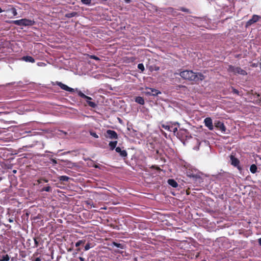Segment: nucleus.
Listing matches in <instances>:
<instances>
[{"instance_id":"nucleus-1","label":"nucleus","mask_w":261,"mask_h":261,"mask_svg":"<svg viewBox=\"0 0 261 261\" xmlns=\"http://www.w3.org/2000/svg\"><path fill=\"white\" fill-rule=\"evenodd\" d=\"M179 75L184 80L194 81L196 83L202 81L205 79V76L201 73H196L189 70L181 71Z\"/></svg>"},{"instance_id":"nucleus-2","label":"nucleus","mask_w":261,"mask_h":261,"mask_svg":"<svg viewBox=\"0 0 261 261\" xmlns=\"http://www.w3.org/2000/svg\"><path fill=\"white\" fill-rule=\"evenodd\" d=\"M9 23H13L19 26H32L35 24L34 20L23 18L19 20H12Z\"/></svg>"},{"instance_id":"nucleus-3","label":"nucleus","mask_w":261,"mask_h":261,"mask_svg":"<svg viewBox=\"0 0 261 261\" xmlns=\"http://www.w3.org/2000/svg\"><path fill=\"white\" fill-rule=\"evenodd\" d=\"M227 70L229 72L233 73L234 74H238L242 75H246L247 74V72L241 67H236L231 65L228 66Z\"/></svg>"},{"instance_id":"nucleus-4","label":"nucleus","mask_w":261,"mask_h":261,"mask_svg":"<svg viewBox=\"0 0 261 261\" xmlns=\"http://www.w3.org/2000/svg\"><path fill=\"white\" fill-rule=\"evenodd\" d=\"M145 90L146 91L145 92V93L147 95L156 96L161 93L159 90L154 88L146 87Z\"/></svg>"},{"instance_id":"nucleus-5","label":"nucleus","mask_w":261,"mask_h":261,"mask_svg":"<svg viewBox=\"0 0 261 261\" xmlns=\"http://www.w3.org/2000/svg\"><path fill=\"white\" fill-rule=\"evenodd\" d=\"M105 137L107 138L115 140L117 139L118 138L117 133L115 131L111 129L107 130Z\"/></svg>"},{"instance_id":"nucleus-6","label":"nucleus","mask_w":261,"mask_h":261,"mask_svg":"<svg viewBox=\"0 0 261 261\" xmlns=\"http://www.w3.org/2000/svg\"><path fill=\"white\" fill-rule=\"evenodd\" d=\"M230 159L231 161V164L233 166L237 167L239 170L242 169L240 166V161L236 158L233 155L231 154L230 155Z\"/></svg>"},{"instance_id":"nucleus-7","label":"nucleus","mask_w":261,"mask_h":261,"mask_svg":"<svg viewBox=\"0 0 261 261\" xmlns=\"http://www.w3.org/2000/svg\"><path fill=\"white\" fill-rule=\"evenodd\" d=\"M56 84L59 86L62 89L65 90L66 91H68L72 93L75 91V90L74 89L68 87V86L62 83L61 82L57 81L56 82Z\"/></svg>"},{"instance_id":"nucleus-8","label":"nucleus","mask_w":261,"mask_h":261,"mask_svg":"<svg viewBox=\"0 0 261 261\" xmlns=\"http://www.w3.org/2000/svg\"><path fill=\"white\" fill-rule=\"evenodd\" d=\"M214 126L218 129L220 130L222 133H225L226 128L223 122L220 121H216L214 123Z\"/></svg>"},{"instance_id":"nucleus-9","label":"nucleus","mask_w":261,"mask_h":261,"mask_svg":"<svg viewBox=\"0 0 261 261\" xmlns=\"http://www.w3.org/2000/svg\"><path fill=\"white\" fill-rule=\"evenodd\" d=\"M260 18V16L257 15H253L252 18L250 19L246 23V27H248L252 24L256 22Z\"/></svg>"},{"instance_id":"nucleus-10","label":"nucleus","mask_w":261,"mask_h":261,"mask_svg":"<svg viewBox=\"0 0 261 261\" xmlns=\"http://www.w3.org/2000/svg\"><path fill=\"white\" fill-rule=\"evenodd\" d=\"M205 126H206L210 130L214 129L212 119L210 117L206 118L204 120Z\"/></svg>"},{"instance_id":"nucleus-11","label":"nucleus","mask_w":261,"mask_h":261,"mask_svg":"<svg viewBox=\"0 0 261 261\" xmlns=\"http://www.w3.org/2000/svg\"><path fill=\"white\" fill-rule=\"evenodd\" d=\"M115 151L119 153L120 155L123 158H126L127 156V153L125 150H122L120 147H117L115 148Z\"/></svg>"},{"instance_id":"nucleus-12","label":"nucleus","mask_w":261,"mask_h":261,"mask_svg":"<svg viewBox=\"0 0 261 261\" xmlns=\"http://www.w3.org/2000/svg\"><path fill=\"white\" fill-rule=\"evenodd\" d=\"M21 59L26 62L34 63L35 61V59L32 57L29 56H23L22 57Z\"/></svg>"},{"instance_id":"nucleus-13","label":"nucleus","mask_w":261,"mask_h":261,"mask_svg":"<svg viewBox=\"0 0 261 261\" xmlns=\"http://www.w3.org/2000/svg\"><path fill=\"white\" fill-rule=\"evenodd\" d=\"M84 204L86 207L88 209H91L92 207H95L92 200L85 201Z\"/></svg>"},{"instance_id":"nucleus-14","label":"nucleus","mask_w":261,"mask_h":261,"mask_svg":"<svg viewBox=\"0 0 261 261\" xmlns=\"http://www.w3.org/2000/svg\"><path fill=\"white\" fill-rule=\"evenodd\" d=\"M168 183L169 185L172 186L173 188H176L178 187L177 182L173 179H169L168 180Z\"/></svg>"},{"instance_id":"nucleus-15","label":"nucleus","mask_w":261,"mask_h":261,"mask_svg":"<svg viewBox=\"0 0 261 261\" xmlns=\"http://www.w3.org/2000/svg\"><path fill=\"white\" fill-rule=\"evenodd\" d=\"M117 143V141H111L109 143V146L110 147V150H113L115 148H116Z\"/></svg>"},{"instance_id":"nucleus-16","label":"nucleus","mask_w":261,"mask_h":261,"mask_svg":"<svg viewBox=\"0 0 261 261\" xmlns=\"http://www.w3.org/2000/svg\"><path fill=\"white\" fill-rule=\"evenodd\" d=\"M77 94L79 96H80L82 98H85L87 100H91L92 98L91 97L88 96L86 95L85 94H84L82 91H78Z\"/></svg>"},{"instance_id":"nucleus-17","label":"nucleus","mask_w":261,"mask_h":261,"mask_svg":"<svg viewBox=\"0 0 261 261\" xmlns=\"http://www.w3.org/2000/svg\"><path fill=\"white\" fill-rule=\"evenodd\" d=\"M135 101L141 105H143L145 103L144 98L141 96L136 97L135 98Z\"/></svg>"},{"instance_id":"nucleus-18","label":"nucleus","mask_w":261,"mask_h":261,"mask_svg":"<svg viewBox=\"0 0 261 261\" xmlns=\"http://www.w3.org/2000/svg\"><path fill=\"white\" fill-rule=\"evenodd\" d=\"M112 245L114 246L117 248H119L122 249H123L125 248V245L120 244V243H118L115 242H113L112 243Z\"/></svg>"},{"instance_id":"nucleus-19","label":"nucleus","mask_w":261,"mask_h":261,"mask_svg":"<svg viewBox=\"0 0 261 261\" xmlns=\"http://www.w3.org/2000/svg\"><path fill=\"white\" fill-rule=\"evenodd\" d=\"M187 175L190 177H193L195 179L200 178V176L199 175H198L197 174L191 173V172H190V171L187 172Z\"/></svg>"},{"instance_id":"nucleus-20","label":"nucleus","mask_w":261,"mask_h":261,"mask_svg":"<svg viewBox=\"0 0 261 261\" xmlns=\"http://www.w3.org/2000/svg\"><path fill=\"white\" fill-rule=\"evenodd\" d=\"M77 15V13L76 12H72L71 13H66L65 15L66 18H71L76 16Z\"/></svg>"},{"instance_id":"nucleus-21","label":"nucleus","mask_w":261,"mask_h":261,"mask_svg":"<svg viewBox=\"0 0 261 261\" xmlns=\"http://www.w3.org/2000/svg\"><path fill=\"white\" fill-rule=\"evenodd\" d=\"M90 100H91L86 99V102H87V103L88 104V105L92 108H96L97 106V105L96 104V103L95 102L91 101Z\"/></svg>"},{"instance_id":"nucleus-22","label":"nucleus","mask_w":261,"mask_h":261,"mask_svg":"<svg viewBox=\"0 0 261 261\" xmlns=\"http://www.w3.org/2000/svg\"><path fill=\"white\" fill-rule=\"evenodd\" d=\"M257 167L255 164H252L250 166V171L252 173H255L257 172Z\"/></svg>"},{"instance_id":"nucleus-23","label":"nucleus","mask_w":261,"mask_h":261,"mask_svg":"<svg viewBox=\"0 0 261 261\" xmlns=\"http://www.w3.org/2000/svg\"><path fill=\"white\" fill-rule=\"evenodd\" d=\"M58 178H59L60 181H68L70 178L68 176H67L62 175V176H59L58 177Z\"/></svg>"},{"instance_id":"nucleus-24","label":"nucleus","mask_w":261,"mask_h":261,"mask_svg":"<svg viewBox=\"0 0 261 261\" xmlns=\"http://www.w3.org/2000/svg\"><path fill=\"white\" fill-rule=\"evenodd\" d=\"M40 191L41 192L46 191V192H51V188L50 186H47L43 187L42 189H41Z\"/></svg>"},{"instance_id":"nucleus-25","label":"nucleus","mask_w":261,"mask_h":261,"mask_svg":"<svg viewBox=\"0 0 261 261\" xmlns=\"http://www.w3.org/2000/svg\"><path fill=\"white\" fill-rule=\"evenodd\" d=\"M10 259V257L8 254H6L5 255H3L2 258H0V261H8Z\"/></svg>"},{"instance_id":"nucleus-26","label":"nucleus","mask_w":261,"mask_h":261,"mask_svg":"<svg viewBox=\"0 0 261 261\" xmlns=\"http://www.w3.org/2000/svg\"><path fill=\"white\" fill-rule=\"evenodd\" d=\"M85 242V240H79L75 243V246L76 247H79L82 244H84Z\"/></svg>"},{"instance_id":"nucleus-27","label":"nucleus","mask_w":261,"mask_h":261,"mask_svg":"<svg viewBox=\"0 0 261 261\" xmlns=\"http://www.w3.org/2000/svg\"><path fill=\"white\" fill-rule=\"evenodd\" d=\"M81 2L84 4L88 6H89L91 5V0H81Z\"/></svg>"},{"instance_id":"nucleus-28","label":"nucleus","mask_w":261,"mask_h":261,"mask_svg":"<svg viewBox=\"0 0 261 261\" xmlns=\"http://www.w3.org/2000/svg\"><path fill=\"white\" fill-rule=\"evenodd\" d=\"M8 11H10L12 12L13 16H16L17 15V12L15 8H12V9L9 10Z\"/></svg>"},{"instance_id":"nucleus-29","label":"nucleus","mask_w":261,"mask_h":261,"mask_svg":"<svg viewBox=\"0 0 261 261\" xmlns=\"http://www.w3.org/2000/svg\"><path fill=\"white\" fill-rule=\"evenodd\" d=\"M37 181L39 184H40V183H42V182H47L48 181V179H47L45 178H39L37 180Z\"/></svg>"},{"instance_id":"nucleus-30","label":"nucleus","mask_w":261,"mask_h":261,"mask_svg":"<svg viewBox=\"0 0 261 261\" xmlns=\"http://www.w3.org/2000/svg\"><path fill=\"white\" fill-rule=\"evenodd\" d=\"M138 68L141 70L142 71H143L145 69L144 65L142 63H139L138 65Z\"/></svg>"},{"instance_id":"nucleus-31","label":"nucleus","mask_w":261,"mask_h":261,"mask_svg":"<svg viewBox=\"0 0 261 261\" xmlns=\"http://www.w3.org/2000/svg\"><path fill=\"white\" fill-rule=\"evenodd\" d=\"M177 127L172 126L170 127V130L172 131L174 133H176L177 131Z\"/></svg>"},{"instance_id":"nucleus-32","label":"nucleus","mask_w":261,"mask_h":261,"mask_svg":"<svg viewBox=\"0 0 261 261\" xmlns=\"http://www.w3.org/2000/svg\"><path fill=\"white\" fill-rule=\"evenodd\" d=\"M179 10H180L182 12H188V13L190 12V10L188 9H187L184 7L180 8Z\"/></svg>"},{"instance_id":"nucleus-33","label":"nucleus","mask_w":261,"mask_h":261,"mask_svg":"<svg viewBox=\"0 0 261 261\" xmlns=\"http://www.w3.org/2000/svg\"><path fill=\"white\" fill-rule=\"evenodd\" d=\"M231 89H232V92L233 93L236 94L237 95H239V91L237 89L234 88L233 87H232Z\"/></svg>"},{"instance_id":"nucleus-34","label":"nucleus","mask_w":261,"mask_h":261,"mask_svg":"<svg viewBox=\"0 0 261 261\" xmlns=\"http://www.w3.org/2000/svg\"><path fill=\"white\" fill-rule=\"evenodd\" d=\"M91 248L90 244L87 243L85 246V250H88Z\"/></svg>"},{"instance_id":"nucleus-35","label":"nucleus","mask_w":261,"mask_h":261,"mask_svg":"<svg viewBox=\"0 0 261 261\" xmlns=\"http://www.w3.org/2000/svg\"><path fill=\"white\" fill-rule=\"evenodd\" d=\"M90 134H91V136H92L93 137H94L95 138H98V136L95 132H91Z\"/></svg>"},{"instance_id":"nucleus-36","label":"nucleus","mask_w":261,"mask_h":261,"mask_svg":"<svg viewBox=\"0 0 261 261\" xmlns=\"http://www.w3.org/2000/svg\"><path fill=\"white\" fill-rule=\"evenodd\" d=\"M90 58L92 59H94L95 60H99V58L97 57V56H95V55H91L90 56Z\"/></svg>"},{"instance_id":"nucleus-37","label":"nucleus","mask_w":261,"mask_h":261,"mask_svg":"<svg viewBox=\"0 0 261 261\" xmlns=\"http://www.w3.org/2000/svg\"><path fill=\"white\" fill-rule=\"evenodd\" d=\"M257 96L258 98V104L261 106V94H258Z\"/></svg>"},{"instance_id":"nucleus-38","label":"nucleus","mask_w":261,"mask_h":261,"mask_svg":"<svg viewBox=\"0 0 261 261\" xmlns=\"http://www.w3.org/2000/svg\"><path fill=\"white\" fill-rule=\"evenodd\" d=\"M163 127L166 130H170V127L171 126H168V125H163Z\"/></svg>"},{"instance_id":"nucleus-39","label":"nucleus","mask_w":261,"mask_h":261,"mask_svg":"<svg viewBox=\"0 0 261 261\" xmlns=\"http://www.w3.org/2000/svg\"><path fill=\"white\" fill-rule=\"evenodd\" d=\"M50 161H51V162L54 164H57V160H56L55 159H50Z\"/></svg>"},{"instance_id":"nucleus-40","label":"nucleus","mask_w":261,"mask_h":261,"mask_svg":"<svg viewBox=\"0 0 261 261\" xmlns=\"http://www.w3.org/2000/svg\"><path fill=\"white\" fill-rule=\"evenodd\" d=\"M34 242H35V245L36 247H37L38 246V242L37 241V238H35L34 239Z\"/></svg>"},{"instance_id":"nucleus-41","label":"nucleus","mask_w":261,"mask_h":261,"mask_svg":"<svg viewBox=\"0 0 261 261\" xmlns=\"http://www.w3.org/2000/svg\"><path fill=\"white\" fill-rule=\"evenodd\" d=\"M8 221L10 223H12V222H13V218H9V220H8Z\"/></svg>"},{"instance_id":"nucleus-42","label":"nucleus","mask_w":261,"mask_h":261,"mask_svg":"<svg viewBox=\"0 0 261 261\" xmlns=\"http://www.w3.org/2000/svg\"><path fill=\"white\" fill-rule=\"evenodd\" d=\"M79 259L81 260V261H85V258L82 257H79Z\"/></svg>"},{"instance_id":"nucleus-43","label":"nucleus","mask_w":261,"mask_h":261,"mask_svg":"<svg viewBox=\"0 0 261 261\" xmlns=\"http://www.w3.org/2000/svg\"><path fill=\"white\" fill-rule=\"evenodd\" d=\"M258 244L260 246H261V238H259L258 240Z\"/></svg>"},{"instance_id":"nucleus-44","label":"nucleus","mask_w":261,"mask_h":261,"mask_svg":"<svg viewBox=\"0 0 261 261\" xmlns=\"http://www.w3.org/2000/svg\"><path fill=\"white\" fill-rule=\"evenodd\" d=\"M35 261H41V259L39 257H37Z\"/></svg>"},{"instance_id":"nucleus-45","label":"nucleus","mask_w":261,"mask_h":261,"mask_svg":"<svg viewBox=\"0 0 261 261\" xmlns=\"http://www.w3.org/2000/svg\"><path fill=\"white\" fill-rule=\"evenodd\" d=\"M124 1L126 3H129L130 2V0H124Z\"/></svg>"},{"instance_id":"nucleus-46","label":"nucleus","mask_w":261,"mask_h":261,"mask_svg":"<svg viewBox=\"0 0 261 261\" xmlns=\"http://www.w3.org/2000/svg\"><path fill=\"white\" fill-rule=\"evenodd\" d=\"M51 259H53V252H51Z\"/></svg>"},{"instance_id":"nucleus-47","label":"nucleus","mask_w":261,"mask_h":261,"mask_svg":"<svg viewBox=\"0 0 261 261\" xmlns=\"http://www.w3.org/2000/svg\"><path fill=\"white\" fill-rule=\"evenodd\" d=\"M2 12H3V10H2V8L0 7V13H1Z\"/></svg>"},{"instance_id":"nucleus-48","label":"nucleus","mask_w":261,"mask_h":261,"mask_svg":"<svg viewBox=\"0 0 261 261\" xmlns=\"http://www.w3.org/2000/svg\"><path fill=\"white\" fill-rule=\"evenodd\" d=\"M156 169L157 170H160V167H156Z\"/></svg>"},{"instance_id":"nucleus-49","label":"nucleus","mask_w":261,"mask_h":261,"mask_svg":"<svg viewBox=\"0 0 261 261\" xmlns=\"http://www.w3.org/2000/svg\"><path fill=\"white\" fill-rule=\"evenodd\" d=\"M176 124H177L178 125H179V123L178 122H176L174 124V125H175Z\"/></svg>"},{"instance_id":"nucleus-50","label":"nucleus","mask_w":261,"mask_h":261,"mask_svg":"<svg viewBox=\"0 0 261 261\" xmlns=\"http://www.w3.org/2000/svg\"><path fill=\"white\" fill-rule=\"evenodd\" d=\"M16 170H14V171H13V172H14V173H16Z\"/></svg>"},{"instance_id":"nucleus-51","label":"nucleus","mask_w":261,"mask_h":261,"mask_svg":"<svg viewBox=\"0 0 261 261\" xmlns=\"http://www.w3.org/2000/svg\"><path fill=\"white\" fill-rule=\"evenodd\" d=\"M95 168H97V167H98V166H95Z\"/></svg>"},{"instance_id":"nucleus-52","label":"nucleus","mask_w":261,"mask_h":261,"mask_svg":"<svg viewBox=\"0 0 261 261\" xmlns=\"http://www.w3.org/2000/svg\"><path fill=\"white\" fill-rule=\"evenodd\" d=\"M203 261H206V260H203Z\"/></svg>"},{"instance_id":"nucleus-53","label":"nucleus","mask_w":261,"mask_h":261,"mask_svg":"<svg viewBox=\"0 0 261 261\" xmlns=\"http://www.w3.org/2000/svg\"><path fill=\"white\" fill-rule=\"evenodd\" d=\"M92 261H94V260H92Z\"/></svg>"},{"instance_id":"nucleus-54","label":"nucleus","mask_w":261,"mask_h":261,"mask_svg":"<svg viewBox=\"0 0 261 261\" xmlns=\"http://www.w3.org/2000/svg\"><path fill=\"white\" fill-rule=\"evenodd\" d=\"M57 261H58V260H57Z\"/></svg>"}]
</instances>
